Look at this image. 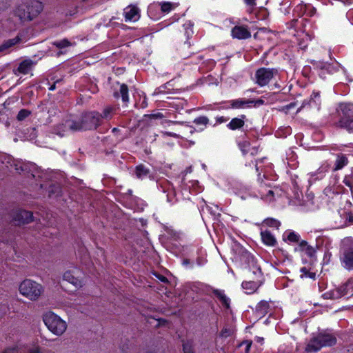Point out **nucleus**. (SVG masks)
I'll use <instances>...</instances> for the list:
<instances>
[{
    "mask_svg": "<svg viewBox=\"0 0 353 353\" xmlns=\"http://www.w3.org/2000/svg\"><path fill=\"white\" fill-rule=\"evenodd\" d=\"M254 100L238 99L230 101L231 107L233 108H244L245 107H251Z\"/></svg>",
    "mask_w": 353,
    "mask_h": 353,
    "instance_id": "17",
    "label": "nucleus"
},
{
    "mask_svg": "<svg viewBox=\"0 0 353 353\" xmlns=\"http://www.w3.org/2000/svg\"><path fill=\"white\" fill-rule=\"evenodd\" d=\"M212 293L220 301L223 306L226 308L230 307V299L225 294L223 291L214 289Z\"/></svg>",
    "mask_w": 353,
    "mask_h": 353,
    "instance_id": "18",
    "label": "nucleus"
},
{
    "mask_svg": "<svg viewBox=\"0 0 353 353\" xmlns=\"http://www.w3.org/2000/svg\"><path fill=\"white\" fill-rule=\"evenodd\" d=\"M348 163V159L345 157V155L343 154H339L337 155L336 160L334 164V170H339L342 169L344 166H345Z\"/></svg>",
    "mask_w": 353,
    "mask_h": 353,
    "instance_id": "25",
    "label": "nucleus"
},
{
    "mask_svg": "<svg viewBox=\"0 0 353 353\" xmlns=\"http://www.w3.org/2000/svg\"><path fill=\"white\" fill-rule=\"evenodd\" d=\"M225 333H227L226 330L225 331H222L221 335L223 336H227L228 334H225Z\"/></svg>",
    "mask_w": 353,
    "mask_h": 353,
    "instance_id": "57",
    "label": "nucleus"
},
{
    "mask_svg": "<svg viewBox=\"0 0 353 353\" xmlns=\"http://www.w3.org/2000/svg\"><path fill=\"white\" fill-rule=\"evenodd\" d=\"M19 293L30 301H37L43 293V287L31 279H25L19 285Z\"/></svg>",
    "mask_w": 353,
    "mask_h": 353,
    "instance_id": "4",
    "label": "nucleus"
},
{
    "mask_svg": "<svg viewBox=\"0 0 353 353\" xmlns=\"http://www.w3.org/2000/svg\"><path fill=\"white\" fill-rule=\"evenodd\" d=\"M308 104L311 107H316L317 108V109L319 108V106L321 104L319 92H313L311 97V99L310 100Z\"/></svg>",
    "mask_w": 353,
    "mask_h": 353,
    "instance_id": "26",
    "label": "nucleus"
},
{
    "mask_svg": "<svg viewBox=\"0 0 353 353\" xmlns=\"http://www.w3.org/2000/svg\"><path fill=\"white\" fill-rule=\"evenodd\" d=\"M189 260L188 259H185L183 262V264L184 265H188L189 263Z\"/></svg>",
    "mask_w": 353,
    "mask_h": 353,
    "instance_id": "55",
    "label": "nucleus"
},
{
    "mask_svg": "<svg viewBox=\"0 0 353 353\" xmlns=\"http://www.w3.org/2000/svg\"><path fill=\"white\" fill-rule=\"evenodd\" d=\"M341 114L340 117L353 118V104H341L340 105Z\"/></svg>",
    "mask_w": 353,
    "mask_h": 353,
    "instance_id": "23",
    "label": "nucleus"
},
{
    "mask_svg": "<svg viewBox=\"0 0 353 353\" xmlns=\"http://www.w3.org/2000/svg\"><path fill=\"white\" fill-rule=\"evenodd\" d=\"M172 5L170 2H163L161 3V10L163 12H168L171 10Z\"/></svg>",
    "mask_w": 353,
    "mask_h": 353,
    "instance_id": "39",
    "label": "nucleus"
},
{
    "mask_svg": "<svg viewBox=\"0 0 353 353\" xmlns=\"http://www.w3.org/2000/svg\"><path fill=\"white\" fill-rule=\"evenodd\" d=\"M232 37L238 39H247L251 37V32L244 26H235L231 30Z\"/></svg>",
    "mask_w": 353,
    "mask_h": 353,
    "instance_id": "11",
    "label": "nucleus"
},
{
    "mask_svg": "<svg viewBox=\"0 0 353 353\" xmlns=\"http://www.w3.org/2000/svg\"><path fill=\"white\" fill-rule=\"evenodd\" d=\"M340 261L343 267L349 270H353V239L345 238L340 249Z\"/></svg>",
    "mask_w": 353,
    "mask_h": 353,
    "instance_id": "6",
    "label": "nucleus"
},
{
    "mask_svg": "<svg viewBox=\"0 0 353 353\" xmlns=\"http://www.w3.org/2000/svg\"><path fill=\"white\" fill-rule=\"evenodd\" d=\"M277 74L278 70L274 68H259L256 70L255 74L256 83L261 87L265 86L268 84L274 76L276 75Z\"/></svg>",
    "mask_w": 353,
    "mask_h": 353,
    "instance_id": "8",
    "label": "nucleus"
},
{
    "mask_svg": "<svg viewBox=\"0 0 353 353\" xmlns=\"http://www.w3.org/2000/svg\"><path fill=\"white\" fill-rule=\"evenodd\" d=\"M145 117H148L150 119H162L164 117L163 114L161 112H157V113H154V114L145 115Z\"/></svg>",
    "mask_w": 353,
    "mask_h": 353,
    "instance_id": "42",
    "label": "nucleus"
},
{
    "mask_svg": "<svg viewBox=\"0 0 353 353\" xmlns=\"http://www.w3.org/2000/svg\"><path fill=\"white\" fill-rule=\"evenodd\" d=\"M290 242L298 243L300 240V236L294 232H290L287 237Z\"/></svg>",
    "mask_w": 353,
    "mask_h": 353,
    "instance_id": "38",
    "label": "nucleus"
},
{
    "mask_svg": "<svg viewBox=\"0 0 353 353\" xmlns=\"http://www.w3.org/2000/svg\"><path fill=\"white\" fill-rule=\"evenodd\" d=\"M265 223L268 226L276 228V229H278L281 225L279 221L274 219H268L265 221Z\"/></svg>",
    "mask_w": 353,
    "mask_h": 353,
    "instance_id": "36",
    "label": "nucleus"
},
{
    "mask_svg": "<svg viewBox=\"0 0 353 353\" xmlns=\"http://www.w3.org/2000/svg\"><path fill=\"white\" fill-rule=\"evenodd\" d=\"M33 64L34 63L32 60L26 59L20 63L17 70L20 73L26 74L30 72Z\"/></svg>",
    "mask_w": 353,
    "mask_h": 353,
    "instance_id": "24",
    "label": "nucleus"
},
{
    "mask_svg": "<svg viewBox=\"0 0 353 353\" xmlns=\"http://www.w3.org/2000/svg\"><path fill=\"white\" fill-rule=\"evenodd\" d=\"M183 353H194L193 343L192 341H185L183 342Z\"/></svg>",
    "mask_w": 353,
    "mask_h": 353,
    "instance_id": "32",
    "label": "nucleus"
},
{
    "mask_svg": "<svg viewBox=\"0 0 353 353\" xmlns=\"http://www.w3.org/2000/svg\"><path fill=\"white\" fill-rule=\"evenodd\" d=\"M114 108L112 107H107L105 108L103 111L102 114H100L101 115V121H102V119H110L113 114Z\"/></svg>",
    "mask_w": 353,
    "mask_h": 353,
    "instance_id": "31",
    "label": "nucleus"
},
{
    "mask_svg": "<svg viewBox=\"0 0 353 353\" xmlns=\"http://www.w3.org/2000/svg\"><path fill=\"white\" fill-rule=\"evenodd\" d=\"M336 343V338L335 336L327 331L321 332L310 340L305 347V351L307 352H316L323 347L332 346Z\"/></svg>",
    "mask_w": 353,
    "mask_h": 353,
    "instance_id": "3",
    "label": "nucleus"
},
{
    "mask_svg": "<svg viewBox=\"0 0 353 353\" xmlns=\"http://www.w3.org/2000/svg\"><path fill=\"white\" fill-rule=\"evenodd\" d=\"M165 134L169 136V137H174V138H178L179 137V135L175 134V133H174V132H166Z\"/></svg>",
    "mask_w": 353,
    "mask_h": 353,
    "instance_id": "50",
    "label": "nucleus"
},
{
    "mask_svg": "<svg viewBox=\"0 0 353 353\" xmlns=\"http://www.w3.org/2000/svg\"><path fill=\"white\" fill-rule=\"evenodd\" d=\"M245 118V115H241V118H234L231 120V121L227 125V127L232 130H235L236 129L241 128L244 124V119Z\"/></svg>",
    "mask_w": 353,
    "mask_h": 353,
    "instance_id": "22",
    "label": "nucleus"
},
{
    "mask_svg": "<svg viewBox=\"0 0 353 353\" xmlns=\"http://www.w3.org/2000/svg\"><path fill=\"white\" fill-rule=\"evenodd\" d=\"M301 272L303 274V275L305 277H310V278H312V279H314V277H315V274L309 272L307 269L305 267L302 268L301 269Z\"/></svg>",
    "mask_w": 353,
    "mask_h": 353,
    "instance_id": "40",
    "label": "nucleus"
},
{
    "mask_svg": "<svg viewBox=\"0 0 353 353\" xmlns=\"http://www.w3.org/2000/svg\"><path fill=\"white\" fill-rule=\"evenodd\" d=\"M135 174L138 179H143L147 176L150 177V170L145 165L140 164L135 168Z\"/></svg>",
    "mask_w": 353,
    "mask_h": 353,
    "instance_id": "20",
    "label": "nucleus"
},
{
    "mask_svg": "<svg viewBox=\"0 0 353 353\" xmlns=\"http://www.w3.org/2000/svg\"><path fill=\"white\" fill-rule=\"evenodd\" d=\"M117 128H114V129L112 130V131H113V132H117Z\"/></svg>",
    "mask_w": 353,
    "mask_h": 353,
    "instance_id": "60",
    "label": "nucleus"
},
{
    "mask_svg": "<svg viewBox=\"0 0 353 353\" xmlns=\"http://www.w3.org/2000/svg\"><path fill=\"white\" fill-rule=\"evenodd\" d=\"M43 8L41 2L31 1L17 6L13 13L14 16L18 18L19 23H22L25 21H32L43 10Z\"/></svg>",
    "mask_w": 353,
    "mask_h": 353,
    "instance_id": "2",
    "label": "nucleus"
},
{
    "mask_svg": "<svg viewBox=\"0 0 353 353\" xmlns=\"http://www.w3.org/2000/svg\"><path fill=\"white\" fill-rule=\"evenodd\" d=\"M34 164H32L30 163V166L31 168H28V165H20L19 167L17 166V165H16V168H15V170L21 173V172H29L30 171H31L32 169H34Z\"/></svg>",
    "mask_w": 353,
    "mask_h": 353,
    "instance_id": "33",
    "label": "nucleus"
},
{
    "mask_svg": "<svg viewBox=\"0 0 353 353\" xmlns=\"http://www.w3.org/2000/svg\"><path fill=\"white\" fill-rule=\"evenodd\" d=\"M101 125V115L97 112H87L79 120H70L66 124L71 131L95 130Z\"/></svg>",
    "mask_w": 353,
    "mask_h": 353,
    "instance_id": "1",
    "label": "nucleus"
},
{
    "mask_svg": "<svg viewBox=\"0 0 353 353\" xmlns=\"http://www.w3.org/2000/svg\"><path fill=\"white\" fill-rule=\"evenodd\" d=\"M52 45L57 48L63 49L72 46V43L67 39H64L60 41H55L52 42Z\"/></svg>",
    "mask_w": 353,
    "mask_h": 353,
    "instance_id": "30",
    "label": "nucleus"
},
{
    "mask_svg": "<svg viewBox=\"0 0 353 353\" xmlns=\"http://www.w3.org/2000/svg\"><path fill=\"white\" fill-rule=\"evenodd\" d=\"M119 93L121 96L122 101L124 103H127L129 101L128 97V85L125 83H122L120 85Z\"/></svg>",
    "mask_w": 353,
    "mask_h": 353,
    "instance_id": "27",
    "label": "nucleus"
},
{
    "mask_svg": "<svg viewBox=\"0 0 353 353\" xmlns=\"http://www.w3.org/2000/svg\"><path fill=\"white\" fill-rule=\"evenodd\" d=\"M114 96H115L116 97H119L118 93H117V92H116V93L114 94Z\"/></svg>",
    "mask_w": 353,
    "mask_h": 353,
    "instance_id": "59",
    "label": "nucleus"
},
{
    "mask_svg": "<svg viewBox=\"0 0 353 353\" xmlns=\"http://www.w3.org/2000/svg\"><path fill=\"white\" fill-rule=\"evenodd\" d=\"M257 307H258V309H261L265 312L266 310V309L268 307V303L265 301H261L259 303V305Z\"/></svg>",
    "mask_w": 353,
    "mask_h": 353,
    "instance_id": "44",
    "label": "nucleus"
},
{
    "mask_svg": "<svg viewBox=\"0 0 353 353\" xmlns=\"http://www.w3.org/2000/svg\"><path fill=\"white\" fill-rule=\"evenodd\" d=\"M304 106H305V103H303V105H301V107L297 110V112H299L301 110V109L303 108Z\"/></svg>",
    "mask_w": 353,
    "mask_h": 353,
    "instance_id": "58",
    "label": "nucleus"
},
{
    "mask_svg": "<svg viewBox=\"0 0 353 353\" xmlns=\"http://www.w3.org/2000/svg\"><path fill=\"white\" fill-rule=\"evenodd\" d=\"M344 183L346 185L349 186V187H351V183L350 181H347L346 179H345L344 181Z\"/></svg>",
    "mask_w": 353,
    "mask_h": 353,
    "instance_id": "54",
    "label": "nucleus"
},
{
    "mask_svg": "<svg viewBox=\"0 0 353 353\" xmlns=\"http://www.w3.org/2000/svg\"><path fill=\"white\" fill-rule=\"evenodd\" d=\"M245 3L250 6H254L256 5V0H244Z\"/></svg>",
    "mask_w": 353,
    "mask_h": 353,
    "instance_id": "46",
    "label": "nucleus"
},
{
    "mask_svg": "<svg viewBox=\"0 0 353 353\" xmlns=\"http://www.w3.org/2000/svg\"><path fill=\"white\" fill-rule=\"evenodd\" d=\"M245 256L248 260V265L250 268V271L252 272V276H250V278L252 279H259L261 281L262 279V272L260 266H259L252 255L250 254H246Z\"/></svg>",
    "mask_w": 353,
    "mask_h": 353,
    "instance_id": "10",
    "label": "nucleus"
},
{
    "mask_svg": "<svg viewBox=\"0 0 353 353\" xmlns=\"http://www.w3.org/2000/svg\"><path fill=\"white\" fill-rule=\"evenodd\" d=\"M273 196L274 195V192L272 190H268V192H267V194L265 193V195L264 196Z\"/></svg>",
    "mask_w": 353,
    "mask_h": 353,
    "instance_id": "51",
    "label": "nucleus"
},
{
    "mask_svg": "<svg viewBox=\"0 0 353 353\" xmlns=\"http://www.w3.org/2000/svg\"><path fill=\"white\" fill-rule=\"evenodd\" d=\"M208 122L209 119L205 116L199 117L194 120V123L196 125H203L205 126L208 123Z\"/></svg>",
    "mask_w": 353,
    "mask_h": 353,
    "instance_id": "37",
    "label": "nucleus"
},
{
    "mask_svg": "<svg viewBox=\"0 0 353 353\" xmlns=\"http://www.w3.org/2000/svg\"><path fill=\"white\" fill-rule=\"evenodd\" d=\"M296 105L295 103H290L288 105H285L283 107L282 110L284 111L285 113H288V110L291 108H294Z\"/></svg>",
    "mask_w": 353,
    "mask_h": 353,
    "instance_id": "45",
    "label": "nucleus"
},
{
    "mask_svg": "<svg viewBox=\"0 0 353 353\" xmlns=\"http://www.w3.org/2000/svg\"><path fill=\"white\" fill-rule=\"evenodd\" d=\"M245 345V353H249L250 349L252 346V341H245L242 342V343L241 344V345Z\"/></svg>",
    "mask_w": 353,
    "mask_h": 353,
    "instance_id": "43",
    "label": "nucleus"
},
{
    "mask_svg": "<svg viewBox=\"0 0 353 353\" xmlns=\"http://www.w3.org/2000/svg\"><path fill=\"white\" fill-rule=\"evenodd\" d=\"M48 196L49 197H56L61 193V187L59 185H51L48 188Z\"/></svg>",
    "mask_w": 353,
    "mask_h": 353,
    "instance_id": "28",
    "label": "nucleus"
},
{
    "mask_svg": "<svg viewBox=\"0 0 353 353\" xmlns=\"http://www.w3.org/2000/svg\"><path fill=\"white\" fill-rule=\"evenodd\" d=\"M338 126L353 132V118L341 117L338 123Z\"/></svg>",
    "mask_w": 353,
    "mask_h": 353,
    "instance_id": "21",
    "label": "nucleus"
},
{
    "mask_svg": "<svg viewBox=\"0 0 353 353\" xmlns=\"http://www.w3.org/2000/svg\"><path fill=\"white\" fill-rule=\"evenodd\" d=\"M43 321L48 329L56 336H61L67 329V323L52 312L43 314Z\"/></svg>",
    "mask_w": 353,
    "mask_h": 353,
    "instance_id": "5",
    "label": "nucleus"
},
{
    "mask_svg": "<svg viewBox=\"0 0 353 353\" xmlns=\"http://www.w3.org/2000/svg\"><path fill=\"white\" fill-rule=\"evenodd\" d=\"M315 12H316V9H315L314 8H312V10H311V14H310V15H312Z\"/></svg>",
    "mask_w": 353,
    "mask_h": 353,
    "instance_id": "56",
    "label": "nucleus"
},
{
    "mask_svg": "<svg viewBox=\"0 0 353 353\" xmlns=\"http://www.w3.org/2000/svg\"><path fill=\"white\" fill-rule=\"evenodd\" d=\"M21 41V37L17 35L16 37L8 39L0 45V53H7L8 50L14 45Z\"/></svg>",
    "mask_w": 353,
    "mask_h": 353,
    "instance_id": "13",
    "label": "nucleus"
},
{
    "mask_svg": "<svg viewBox=\"0 0 353 353\" xmlns=\"http://www.w3.org/2000/svg\"><path fill=\"white\" fill-rule=\"evenodd\" d=\"M167 122L170 123H174V124H182V123H183V122L174 121H168Z\"/></svg>",
    "mask_w": 353,
    "mask_h": 353,
    "instance_id": "52",
    "label": "nucleus"
},
{
    "mask_svg": "<svg viewBox=\"0 0 353 353\" xmlns=\"http://www.w3.org/2000/svg\"><path fill=\"white\" fill-rule=\"evenodd\" d=\"M12 225L21 226L34 221L33 213L22 209H14L10 211L6 218Z\"/></svg>",
    "mask_w": 353,
    "mask_h": 353,
    "instance_id": "7",
    "label": "nucleus"
},
{
    "mask_svg": "<svg viewBox=\"0 0 353 353\" xmlns=\"http://www.w3.org/2000/svg\"><path fill=\"white\" fill-rule=\"evenodd\" d=\"M61 82V80H57L55 82L53 83L52 85L49 88V90L51 91H53L56 89V85L57 83H59Z\"/></svg>",
    "mask_w": 353,
    "mask_h": 353,
    "instance_id": "47",
    "label": "nucleus"
},
{
    "mask_svg": "<svg viewBox=\"0 0 353 353\" xmlns=\"http://www.w3.org/2000/svg\"><path fill=\"white\" fill-rule=\"evenodd\" d=\"M324 296L327 299H338L342 297V294L339 292L338 288H336L333 290H331L330 292L325 293Z\"/></svg>",
    "mask_w": 353,
    "mask_h": 353,
    "instance_id": "29",
    "label": "nucleus"
},
{
    "mask_svg": "<svg viewBox=\"0 0 353 353\" xmlns=\"http://www.w3.org/2000/svg\"><path fill=\"white\" fill-rule=\"evenodd\" d=\"M190 128H191L190 132H191V133H192V132H193L192 128V127H190Z\"/></svg>",
    "mask_w": 353,
    "mask_h": 353,
    "instance_id": "61",
    "label": "nucleus"
},
{
    "mask_svg": "<svg viewBox=\"0 0 353 353\" xmlns=\"http://www.w3.org/2000/svg\"><path fill=\"white\" fill-rule=\"evenodd\" d=\"M31 114V112L27 109H21L17 116V119L18 121H23L25 119H26L28 116H30Z\"/></svg>",
    "mask_w": 353,
    "mask_h": 353,
    "instance_id": "34",
    "label": "nucleus"
},
{
    "mask_svg": "<svg viewBox=\"0 0 353 353\" xmlns=\"http://www.w3.org/2000/svg\"><path fill=\"white\" fill-rule=\"evenodd\" d=\"M350 285V283H346L344 285L337 288L340 292L342 294V296H345L347 294V287Z\"/></svg>",
    "mask_w": 353,
    "mask_h": 353,
    "instance_id": "41",
    "label": "nucleus"
},
{
    "mask_svg": "<svg viewBox=\"0 0 353 353\" xmlns=\"http://www.w3.org/2000/svg\"><path fill=\"white\" fill-rule=\"evenodd\" d=\"M261 281L259 279H252L250 281H244L242 283V287L246 290L247 294H251L254 292L261 285Z\"/></svg>",
    "mask_w": 353,
    "mask_h": 353,
    "instance_id": "14",
    "label": "nucleus"
},
{
    "mask_svg": "<svg viewBox=\"0 0 353 353\" xmlns=\"http://www.w3.org/2000/svg\"><path fill=\"white\" fill-rule=\"evenodd\" d=\"M263 102L264 101L262 99H258V100H256V101L254 100V102H253L252 105H259L263 104Z\"/></svg>",
    "mask_w": 353,
    "mask_h": 353,
    "instance_id": "48",
    "label": "nucleus"
},
{
    "mask_svg": "<svg viewBox=\"0 0 353 353\" xmlns=\"http://www.w3.org/2000/svg\"><path fill=\"white\" fill-rule=\"evenodd\" d=\"M158 279H159L161 281H162V282H163V283H167V282H168V279H167L165 276H163V275H159V276H158Z\"/></svg>",
    "mask_w": 353,
    "mask_h": 353,
    "instance_id": "49",
    "label": "nucleus"
},
{
    "mask_svg": "<svg viewBox=\"0 0 353 353\" xmlns=\"http://www.w3.org/2000/svg\"><path fill=\"white\" fill-rule=\"evenodd\" d=\"M70 120V119L66 120V121H65L64 123H59V124L54 125L52 129V133L57 134L59 137H63L64 133L66 131H68V130H70V128L66 125V124L68 123V122Z\"/></svg>",
    "mask_w": 353,
    "mask_h": 353,
    "instance_id": "19",
    "label": "nucleus"
},
{
    "mask_svg": "<svg viewBox=\"0 0 353 353\" xmlns=\"http://www.w3.org/2000/svg\"><path fill=\"white\" fill-rule=\"evenodd\" d=\"M123 14L125 21H137L139 17V9L134 6H129L124 9Z\"/></svg>",
    "mask_w": 353,
    "mask_h": 353,
    "instance_id": "12",
    "label": "nucleus"
},
{
    "mask_svg": "<svg viewBox=\"0 0 353 353\" xmlns=\"http://www.w3.org/2000/svg\"><path fill=\"white\" fill-rule=\"evenodd\" d=\"M299 250L304 252L308 256L312 257L315 255L316 249L308 244L306 241H301L299 244Z\"/></svg>",
    "mask_w": 353,
    "mask_h": 353,
    "instance_id": "16",
    "label": "nucleus"
},
{
    "mask_svg": "<svg viewBox=\"0 0 353 353\" xmlns=\"http://www.w3.org/2000/svg\"><path fill=\"white\" fill-rule=\"evenodd\" d=\"M218 121L221 123L222 122H225L227 121V119L224 118L223 117H221L220 118L218 119Z\"/></svg>",
    "mask_w": 353,
    "mask_h": 353,
    "instance_id": "53",
    "label": "nucleus"
},
{
    "mask_svg": "<svg viewBox=\"0 0 353 353\" xmlns=\"http://www.w3.org/2000/svg\"><path fill=\"white\" fill-rule=\"evenodd\" d=\"M259 193L261 194V198L263 199L264 197V196L265 195V188L269 186L268 185H267L266 183H265L263 182V179L261 178V177H259Z\"/></svg>",
    "mask_w": 353,
    "mask_h": 353,
    "instance_id": "35",
    "label": "nucleus"
},
{
    "mask_svg": "<svg viewBox=\"0 0 353 353\" xmlns=\"http://www.w3.org/2000/svg\"><path fill=\"white\" fill-rule=\"evenodd\" d=\"M261 236L263 242L269 246H274L276 243V240L274 235L269 230H264L261 232Z\"/></svg>",
    "mask_w": 353,
    "mask_h": 353,
    "instance_id": "15",
    "label": "nucleus"
},
{
    "mask_svg": "<svg viewBox=\"0 0 353 353\" xmlns=\"http://www.w3.org/2000/svg\"><path fill=\"white\" fill-rule=\"evenodd\" d=\"M79 273L80 271L77 269L68 270L63 274V279L77 288H81L83 286V282L81 279H79Z\"/></svg>",
    "mask_w": 353,
    "mask_h": 353,
    "instance_id": "9",
    "label": "nucleus"
}]
</instances>
